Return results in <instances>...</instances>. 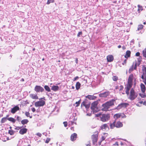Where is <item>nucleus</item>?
Instances as JSON below:
<instances>
[{
    "instance_id": "7",
    "label": "nucleus",
    "mask_w": 146,
    "mask_h": 146,
    "mask_svg": "<svg viewBox=\"0 0 146 146\" xmlns=\"http://www.w3.org/2000/svg\"><path fill=\"white\" fill-rule=\"evenodd\" d=\"M45 104L44 100H42L36 102L35 103V105L36 107H40L43 106Z\"/></svg>"
},
{
    "instance_id": "34",
    "label": "nucleus",
    "mask_w": 146,
    "mask_h": 146,
    "mask_svg": "<svg viewBox=\"0 0 146 146\" xmlns=\"http://www.w3.org/2000/svg\"><path fill=\"white\" fill-rule=\"evenodd\" d=\"M81 101V99H80V100L78 102H76L75 104H76V107H78L79 106Z\"/></svg>"
},
{
    "instance_id": "43",
    "label": "nucleus",
    "mask_w": 146,
    "mask_h": 146,
    "mask_svg": "<svg viewBox=\"0 0 146 146\" xmlns=\"http://www.w3.org/2000/svg\"><path fill=\"white\" fill-rule=\"evenodd\" d=\"M50 139L49 138H47L45 141V143H48L49 141H50Z\"/></svg>"
},
{
    "instance_id": "51",
    "label": "nucleus",
    "mask_w": 146,
    "mask_h": 146,
    "mask_svg": "<svg viewBox=\"0 0 146 146\" xmlns=\"http://www.w3.org/2000/svg\"><path fill=\"white\" fill-rule=\"evenodd\" d=\"M20 117H19V116H17V119L19 121H20Z\"/></svg>"
},
{
    "instance_id": "59",
    "label": "nucleus",
    "mask_w": 146,
    "mask_h": 146,
    "mask_svg": "<svg viewBox=\"0 0 146 146\" xmlns=\"http://www.w3.org/2000/svg\"><path fill=\"white\" fill-rule=\"evenodd\" d=\"M115 144L117 145H118V143L117 142H116L115 143Z\"/></svg>"
},
{
    "instance_id": "62",
    "label": "nucleus",
    "mask_w": 146,
    "mask_h": 146,
    "mask_svg": "<svg viewBox=\"0 0 146 146\" xmlns=\"http://www.w3.org/2000/svg\"><path fill=\"white\" fill-rule=\"evenodd\" d=\"M40 99H44V98H40Z\"/></svg>"
},
{
    "instance_id": "35",
    "label": "nucleus",
    "mask_w": 146,
    "mask_h": 146,
    "mask_svg": "<svg viewBox=\"0 0 146 146\" xmlns=\"http://www.w3.org/2000/svg\"><path fill=\"white\" fill-rule=\"evenodd\" d=\"M54 0H48L47 3V4H49L51 3H53L54 2Z\"/></svg>"
},
{
    "instance_id": "45",
    "label": "nucleus",
    "mask_w": 146,
    "mask_h": 146,
    "mask_svg": "<svg viewBox=\"0 0 146 146\" xmlns=\"http://www.w3.org/2000/svg\"><path fill=\"white\" fill-rule=\"evenodd\" d=\"M63 124L64 125V126L65 127H66L67 126V123L66 122H64Z\"/></svg>"
},
{
    "instance_id": "36",
    "label": "nucleus",
    "mask_w": 146,
    "mask_h": 146,
    "mask_svg": "<svg viewBox=\"0 0 146 146\" xmlns=\"http://www.w3.org/2000/svg\"><path fill=\"white\" fill-rule=\"evenodd\" d=\"M6 118L5 117L1 119V123H4L6 121Z\"/></svg>"
},
{
    "instance_id": "44",
    "label": "nucleus",
    "mask_w": 146,
    "mask_h": 146,
    "mask_svg": "<svg viewBox=\"0 0 146 146\" xmlns=\"http://www.w3.org/2000/svg\"><path fill=\"white\" fill-rule=\"evenodd\" d=\"M81 105H83L85 106H86V104L85 102H83L82 103Z\"/></svg>"
},
{
    "instance_id": "47",
    "label": "nucleus",
    "mask_w": 146,
    "mask_h": 146,
    "mask_svg": "<svg viewBox=\"0 0 146 146\" xmlns=\"http://www.w3.org/2000/svg\"><path fill=\"white\" fill-rule=\"evenodd\" d=\"M31 110L33 112H34L36 110L35 108H31Z\"/></svg>"
},
{
    "instance_id": "52",
    "label": "nucleus",
    "mask_w": 146,
    "mask_h": 146,
    "mask_svg": "<svg viewBox=\"0 0 146 146\" xmlns=\"http://www.w3.org/2000/svg\"><path fill=\"white\" fill-rule=\"evenodd\" d=\"M126 62H127V60L126 59L123 62V65H124V64H125L126 63Z\"/></svg>"
},
{
    "instance_id": "31",
    "label": "nucleus",
    "mask_w": 146,
    "mask_h": 146,
    "mask_svg": "<svg viewBox=\"0 0 146 146\" xmlns=\"http://www.w3.org/2000/svg\"><path fill=\"white\" fill-rule=\"evenodd\" d=\"M143 56L146 58V48L143 50Z\"/></svg>"
},
{
    "instance_id": "49",
    "label": "nucleus",
    "mask_w": 146,
    "mask_h": 146,
    "mask_svg": "<svg viewBox=\"0 0 146 146\" xmlns=\"http://www.w3.org/2000/svg\"><path fill=\"white\" fill-rule=\"evenodd\" d=\"M140 55V53L139 52H137L135 54V55L136 56H139Z\"/></svg>"
},
{
    "instance_id": "32",
    "label": "nucleus",
    "mask_w": 146,
    "mask_h": 146,
    "mask_svg": "<svg viewBox=\"0 0 146 146\" xmlns=\"http://www.w3.org/2000/svg\"><path fill=\"white\" fill-rule=\"evenodd\" d=\"M139 96L142 98H145L146 97V95L144 93H143V94H139Z\"/></svg>"
},
{
    "instance_id": "8",
    "label": "nucleus",
    "mask_w": 146,
    "mask_h": 146,
    "mask_svg": "<svg viewBox=\"0 0 146 146\" xmlns=\"http://www.w3.org/2000/svg\"><path fill=\"white\" fill-rule=\"evenodd\" d=\"M113 117L115 119H116L120 117H121L122 118H125L126 117V116L123 113H119L114 115Z\"/></svg>"
},
{
    "instance_id": "11",
    "label": "nucleus",
    "mask_w": 146,
    "mask_h": 146,
    "mask_svg": "<svg viewBox=\"0 0 146 146\" xmlns=\"http://www.w3.org/2000/svg\"><path fill=\"white\" fill-rule=\"evenodd\" d=\"M110 94L109 92H106L104 93L99 94V96L101 97L106 98Z\"/></svg>"
},
{
    "instance_id": "6",
    "label": "nucleus",
    "mask_w": 146,
    "mask_h": 146,
    "mask_svg": "<svg viewBox=\"0 0 146 146\" xmlns=\"http://www.w3.org/2000/svg\"><path fill=\"white\" fill-rule=\"evenodd\" d=\"M98 104L97 101H96L92 103L91 104V108L93 110L94 112H97L98 110L97 107V106Z\"/></svg>"
},
{
    "instance_id": "60",
    "label": "nucleus",
    "mask_w": 146,
    "mask_h": 146,
    "mask_svg": "<svg viewBox=\"0 0 146 146\" xmlns=\"http://www.w3.org/2000/svg\"><path fill=\"white\" fill-rule=\"evenodd\" d=\"M72 89H74V86H72Z\"/></svg>"
},
{
    "instance_id": "27",
    "label": "nucleus",
    "mask_w": 146,
    "mask_h": 146,
    "mask_svg": "<svg viewBox=\"0 0 146 146\" xmlns=\"http://www.w3.org/2000/svg\"><path fill=\"white\" fill-rule=\"evenodd\" d=\"M29 122V121L27 119H24L21 121L22 124L24 125L27 124Z\"/></svg>"
},
{
    "instance_id": "3",
    "label": "nucleus",
    "mask_w": 146,
    "mask_h": 146,
    "mask_svg": "<svg viewBox=\"0 0 146 146\" xmlns=\"http://www.w3.org/2000/svg\"><path fill=\"white\" fill-rule=\"evenodd\" d=\"M127 94L128 95V94ZM128 98L132 100H134L137 96V94L135 92L133 88L131 89L130 93L128 94Z\"/></svg>"
},
{
    "instance_id": "53",
    "label": "nucleus",
    "mask_w": 146,
    "mask_h": 146,
    "mask_svg": "<svg viewBox=\"0 0 146 146\" xmlns=\"http://www.w3.org/2000/svg\"><path fill=\"white\" fill-rule=\"evenodd\" d=\"M78 78V76H76V77L74 79V81L76 80H77Z\"/></svg>"
},
{
    "instance_id": "42",
    "label": "nucleus",
    "mask_w": 146,
    "mask_h": 146,
    "mask_svg": "<svg viewBox=\"0 0 146 146\" xmlns=\"http://www.w3.org/2000/svg\"><path fill=\"white\" fill-rule=\"evenodd\" d=\"M102 115V114L99 113H98V114H96L95 115L96 117H100V116H101V115Z\"/></svg>"
},
{
    "instance_id": "48",
    "label": "nucleus",
    "mask_w": 146,
    "mask_h": 146,
    "mask_svg": "<svg viewBox=\"0 0 146 146\" xmlns=\"http://www.w3.org/2000/svg\"><path fill=\"white\" fill-rule=\"evenodd\" d=\"M36 135L40 137H41L42 135L40 133H37Z\"/></svg>"
},
{
    "instance_id": "39",
    "label": "nucleus",
    "mask_w": 146,
    "mask_h": 146,
    "mask_svg": "<svg viewBox=\"0 0 146 146\" xmlns=\"http://www.w3.org/2000/svg\"><path fill=\"white\" fill-rule=\"evenodd\" d=\"M113 80L114 81H116L118 79V78L116 76H113L112 78Z\"/></svg>"
},
{
    "instance_id": "46",
    "label": "nucleus",
    "mask_w": 146,
    "mask_h": 146,
    "mask_svg": "<svg viewBox=\"0 0 146 146\" xmlns=\"http://www.w3.org/2000/svg\"><path fill=\"white\" fill-rule=\"evenodd\" d=\"M123 89V87L122 86H120V88L119 90L120 91L122 90Z\"/></svg>"
},
{
    "instance_id": "13",
    "label": "nucleus",
    "mask_w": 146,
    "mask_h": 146,
    "mask_svg": "<svg viewBox=\"0 0 146 146\" xmlns=\"http://www.w3.org/2000/svg\"><path fill=\"white\" fill-rule=\"evenodd\" d=\"M107 61L108 62H111L113 60V56L111 55H109L107 57Z\"/></svg>"
},
{
    "instance_id": "28",
    "label": "nucleus",
    "mask_w": 146,
    "mask_h": 146,
    "mask_svg": "<svg viewBox=\"0 0 146 146\" xmlns=\"http://www.w3.org/2000/svg\"><path fill=\"white\" fill-rule=\"evenodd\" d=\"M115 122L114 121L112 123H111L110 124V126L111 129L113 128L115 126Z\"/></svg>"
},
{
    "instance_id": "18",
    "label": "nucleus",
    "mask_w": 146,
    "mask_h": 146,
    "mask_svg": "<svg viewBox=\"0 0 146 146\" xmlns=\"http://www.w3.org/2000/svg\"><path fill=\"white\" fill-rule=\"evenodd\" d=\"M101 128L102 129H104L106 130H108L109 129V127L106 124H104L102 125Z\"/></svg>"
},
{
    "instance_id": "2",
    "label": "nucleus",
    "mask_w": 146,
    "mask_h": 146,
    "mask_svg": "<svg viewBox=\"0 0 146 146\" xmlns=\"http://www.w3.org/2000/svg\"><path fill=\"white\" fill-rule=\"evenodd\" d=\"M115 102V100L113 99L103 104L102 106L103 108H102V110L103 111H107L110 106L114 105V102Z\"/></svg>"
},
{
    "instance_id": "41",
    "label": "nucleus",
    "mask_w": 146,
    "mask_h": 146,
    "mask_svg": "<svg viewBox=\"0 0 146 146\" xmlns=\"http://www.w3.org/2000/svg\"><path fill=\"white\" fill-rule=\"evenodd\" d=\"M82 33L81 31H80L78 32L77 34L78 37H79L80 35H82Z\"/></svg>"
},
{
    "instance_id": "4",
    "label": "nucleus",
    "mask_w": 146,
    "mask_h": 146,
    "mask_svg": "<svg viewBox=\"0 0 146 146\" xmlns=\"http://www.w3.org/2000/svg\"><path fill=\"white\" fill-rule=\"evenodd\" d=\"M109 114H102L100 116L101 120L103 122H105L108 121L110 119Z\"/></svg>"
},
{
    "instance_id": "15",
    "label": "nucleus",
    "mask_w": 146,
    "mask_h": 146,
    "mask_svg": "<svg viewBox=\"0 0 146 146\" xmlns=\"http://www.w3.org/2000/svg\"><path fill=\"white\" fill-rule=\"evenodd\" d=\"M77 136V135L76 133L72 134L71 136V140L72 141L75 140Z\"/></svg>"
},
{
    "instance_id": "19",
    "label": "nucleus",
    "mask_w": 146,
    "mask_h": 146,
    "mask_svg": "<svg viewBox=\"0 0 146 146\" xmlns=\"http://www.w3.org/2000/svg\"><path fill=\"white\" fill-rule=\"evenodd\" d=\"M86 98L90 100H94L96 98V97L94 96L88 95L86 97Z\"/></svg>"
},
{
    "instance_id": "57",
    "label": "nucleus",
    "mask_w": 146,
    "mask_h": 146,
    "mask_svg": "<svg viewBox=\"0 0 146 146\" xmlns=\"http://www.w3.org/2000/svg\"><path fill=\"white\" fill-rule=\"evenodd\" d=\"M118 48H120L121 47V46L120 45H119L118 46Z\"/></svg>"
},
{
    "instance_id": "38",
    "label": "nucleus",
    "mask_w": 146,
    "mask_h": 146,
    "mask_svg": "<svg viewBox=\"0 0 146 146\" xmlns=\"http://www.w3.org/2000/svg\"><path fill=\"white\" fill-rule=\"evenodd\" d=\"M9 133L10 134V135H12L14 133V131L12 130H9Z\"/></svg>"
},
{
    "instance_id": "20",
    "label": "nucleus",
    "mask_w": 146,
    "mask_h": 146,
    "mask_svg": "<svg viewBox=\"0 0 146 146\" xmlns=\"http://www.w3.org/2000/svg\"><path fill=\"white\" fill-rule=\"evenodd\" d=\"M30 97L33 99H37L38 98V97L36 95L31 94L30 95Z\"/></svg>"
},
{
    "instance_id": "56",
    "label": "nucleus",
    "mask_w": 146,
    "mask_h": 146,
    "mask_svg": "<svg viewBox=\"0 0 146 146\" xmlns=\"http://www.w3.org/2000/svg\"><path fill=\"white\" fill-rule=\"evenodd\" d=\"M122 48H123V50H124V49H125V46H123L122 47Z\"/></svg>"
},
{
    "instance_id": "24",
    "label": "nucleus",
    "mask_w": 146,
    "mask_h": 146,
    "mask_svg": "<svg viewBox=\"0 0 146 146\" xmlns=\"http://www.w3.org/2000/svg\"><path fill=\"white\" fill-rule=\"evenodd\" d=\"M7 119L9 121L12 122L13 123H15L16 121V120L15 119L11 117L8 118Z\"/></svg>"
},
{
    "instance_id": "26",
    "label": "nucleus",
    "mask_w": 146,
    "mask_h": 146,
    "mask_svg": "<svg viewBox=\"0 0 146 146\" xmlns=\"http://www.w3.org/2000/svg\"><path fill=\"white\" fill-rule=\"evenodd\" d=\"M133 68L134 69L136 70L137 68V62L136 61H134L133 63Z\"/></svg>"
},
{
    "instance_id": "63",
    "label": "nucleus",
    "mask_w": 146,
    "mask_h": 146,
    "mask_svg": "<svg viewBox=\"0 0 146 146\" xmlns=\"http://www.w3.org/2000/svg\"><path fill=\"white\" fill-rule=\"evenodd\" d=\"M22 80L23 81H24V79H22Z\"/></svg>"
},
{
    "instance_id": "25",
    "label": "nucleus",
    "mask_w": 146,
    "mask_h": 146,
    "mask_svg": "<svg viewBox=\"0 0 146 146\" xmlns=\"http://www.w3.org/2000/svg\"><path fill=\"white\" fill-rule=\"evenodd\" d=\"M80 84L79 82H78L76 83V88L77 90H78L80 88Z\"/></svg>"
},
{
    "instance_id": "40",
    "label": "nucleus",
    "mask_w": 146,
    "mask_h": 146,
    "mask_svg": "<svg viewBox=\"0 0 146 146\" xmlns=\"http://www.w3.org/2000/svg\"><path fill=\"white\" fill-rule=\"evenodd\" d=\"M25 115L27 117H29L30 118H31L32 117L30 116V113L28 112H26L25 113Z\"/></svg>"
},
{
    "instance_id": "33",
    "label": "nucleus",
    "mask_w": 146,
    "mask_h": 146,
    "mask_svg": "<svg viewBox=\"0 0 146 146\" xmlns=\"http://www.w3.org/2000/svg\"><path fill=\"white\" fill-rule=\"evenodd\" d=\"M138 11H141L142 10L143 8H142V6H141L139 5H138Z\"/></svg>"
},
{
    "instance_id": "14",
    "label": "nucleus",
    "mask_w": 146,
    "mask_h": 146,
    "mask_svg": "<svg viewBox=\"0 0 146 146\" xmlns=\"http://www.w3.org/2000/svg\"><path fill=\"white\" fill-rule=\"evenodd\" d=\"M140 86L141 92L143 93H144L146 90V87L145 85L143 83H141Z\"/></svg>"
},
{
    "instance_id": "37",
    "label": "nucleus",
    "mask_w": 146,
    "mask_h": 146,
    "mask_svg": "<svg viewBox=\"0 0 146 146\" xmlns=\"http://www.w3.org/2000/svg\"><path fill=\"white\" fill-rule=\"evenodd\" d=\"M133 65H132V66L129 69V73H131L133 69Z\"/></svg>"
},
{
    "instance_id": "10",
    "label": "nucleus",
    "mask_w": 146,
    "mask_h": 146,
    "mask_svg": "<svg viewBox=\"0 0 146 146\" xmlns=\"http://www.w3.org/2000/svg\"><path fill=\"white\" fill-rule=\"evenodd\" d=\"M128 105V104L126 103H122L119 105L117 107L116 109L119 110L121 108L126 107Z\"/></svg>"
},
{
    "instance_id": "61",
    "label": "nucleus",
    "mask_w": 146,
    "mask_h": 146,
    "mask_svg": "<svg viewBox=\"0 0 146 146\" xmlns=\"http://www.w3.org/2000/svg\"><path fill=\"white\" fill-rule=\"evenodd\" d=\"M90 146V145L89 144H87L86 145V146Z\"/></svg>"
},
{
    "instance_id": "64",
    "label": "nucleus",
    "mask_w": 146,
    "mask_h": 146,
    "mask_svg": "<svg viewBox=\"0 0 146 146\" xmlns=\"http://www.w3.org/2000/svg\"><path fill=\"white\" fill-rule=\"evenodd\" d=\"M44 58H43L42 59V61H44Z\"/></svg>"
},
{
    "instance_id": "1",
    "label": "nucleus",
    "mask_w": 146,
    "mask_h": 146,
    "mask_svg": "<svg viewBox=\"0 0 146 146\" xmlns=\"http://www.w3.org/2000/svg\"><path fill=\"white\" fill-rule=\"evenodd\" d=\"M133 79L134 77L133 74H131L129 76L128 80L127 83L126 84V87L125 88V93L127 94H128L129 91L132 87L133 81ZM134 79L135 80L136 79L135 78Z\"/></svg>"
},
{
    "instance_id": "21",
    "label": "nucleus",
    "mask_w": 146,
    "mask_h": 146,
    "mask_svg": "<svg viewBox=\"0 0 146 146\" xmlns=\"http://www.w3.org/2000/svg\"><path fill=\"white\" fill-rule=\"evenodd\" d=\"M122 123L120 121H118L115 125V127L117 128L122 127Z\"/></svg>"
},
{
    "instance_id": "16",
    "label": "nucleus",
    "mask_w": 146,
    "mask_h": 146,
    "mask_svg": "<svg viewBox=\"0 0 146 146\" xmlns=\"http://www.w3.org/2000/svg\"><path fill=\"white\" fill-rule=\"evenodd\" d=\"M59 87L57 86H53L51 87V89L54 91H56L59 90Z\"/></svg>"
},
{
    "instance_id": "23",
    "label": "nucleus",
    "mask_w": 146,
    "mask_h": 146,
    "mask_svg": "<svg viewBox=\"0 0 146 146\" xmlns=\"http://www.w3.org/2000/svg\"><path fill=\"white\" fill-rule=\"evenodd\" d=\"M92 139L93 142V143L95 144V143L97 141V137L96 136L93 135L92 137Z\"/></svg>"
},
{
    "instance_id": "12",
    "label": "nucleus",
    "mask_w": 146,
    "mask_h": 146,
    "mask_svg": "<svg viewBox=\"0 0 146 146\" xmlns=\"http://www.w3.org/2000/svg\"><path fill=\"white\" fill-rule=\"evenodd\" d=\"M19 110V107L16 106L12 108L11 110V112L13 114L15 113L17 111Z\"/></svg>"
},
{
    "instance_id": "29",
    "label": "nucleus",
    "mask_w": 146,
    "mask_h": 146,
    "mask_svg": "<svg viewBox=\"0 0 146 146\" xmlns=\"http://www.w3.org/2000/svg\"><path fill=\"white\" fill-rule=\"evenodd\" d=\"M44 88L45 90L48 92H50V90L49 87L47 85H45L44 86Z\"/></svg>"
},
{
    "instance_id": "50",
    "label": "nucleus",
    "mask_w": 146,
    "mask_h": 146,
    "mask_svg": "<svg viewBox=\"0 0 146 146\" xmlns=\"http://www.w3.org/2000/svg\"><path fill=\"white\" fill-rule=\"evenodd\" d=\"M140 64V61L138 60L137 62V65L139 66Z\"/></svg>"
},
{
    "instance_id": "9",
    "label": "nucleus",
    "mask_w": 146,
    "mask_h": 146,
    "mask_svg": "<svg viewBox=\"0 0 146 146\" xmlns=\"http://www.w3.org/2000/svg\"><path fill=\"white\" fill-rule=\"evenodd\" d=\"M35 90L36 92H42L44 90L43 88L39 86H36L35 87Z\"/></svg>"
},
{
    "instance_id": "55",
    "label": "nucleus",
    "mask_w": 146,
    "mask_h": 146,
    "mask_svg": "<svg viewBox=\"0 0 146 146\" xmlns=\"http://www.w3.org/2000/svg\"><path fill=\"white\" fill-rule=\"evenodd\" d=\"M85 107H86V108H89V105H86V106H85Z\"/></svg>"
},
{
    "instance_id": "5",
    "label": "nucleus",
    "mask_w": 146,
    "mask_h": 146,
    "mask_svg": "<svg viewBox=\"0 0 146 146\" xmlns=\"http://www.w3.org/2000/svg\"><path fill=\"white\" fill-rule=\"evenodd\" d=\"M141 78L143 82L146 85V67H144L143 68V74L141 76Z\"/></svg>"
},
{
    "instance_id": "22",
    "label": "nucleus",
    "mask_w": 146,
    "mask_h": 146,
    "mask_svg": "<svg viewBox=\"0 0 146 146\" xmlns=\"http://www.w3.org/2000/svg\"><path fill=\"white\" fill-rule=\"evenodd\" d=\"M131 52L129 50H127L126 52V54L125 56V57L127 58L130 56Z\"/></svg>"
},
{
    "instance_id": "17",
    "label": "nucleus",
    "mask_w": 146,
    "mask_h": 146,
    "mask_svg": "<svg viewBox=\"0 0 146 146\" xmlns=\"http://www.w3.org/2000/svg\"><path fill=\"white\" fill-rule=\"evenodd\" d=\"M27 129L26 128H23L21 129L19 131V133L22 135L26 133Z\"/></svg>"
},
{
    "instance_id": "30",
    "label": "nucleus",
    "mask_w": 146,
    "mask_h": 146,
    "mask_svg": "<svg viewBox=\"0 0 146 146\" xmlns=\"http://www.w3.org/2000/svg\"><path fill=\"white\" fill-rule=\"evenodd\" d=\"M143 27V26L141 24L139 25L138 26V28L137 29V30L138 31H139L142 29Z\"/></svg>"
},
{
    "instance_id": "58",
    "label": "nucleus",
    "mask_w": 146,
    "mask_h": 146,
    "mask_svg": "<svg viewBox=\"0 0 146 146\" xmlns=\"http://www.w3.org/2000/svg\"><path fill=\"white\" fill-rule=\"evenodd\" d=\"M20 127H17L16 129H20Z\"/></svg>"
},
{
    "instance_id": "54",
    "label": "nucleus",
    "mask_w": 146,
    "mask_h": 146,
    "mask_svg": "<svg viewBox=\"0 0 146 146\" xmlns=\"http://www.w3.org/2000/svg\"><path fill=\"white\" fill-rule=\"evenodd\" d=\"M75 62L76 64L78 63V58H76L75 59Z\"/></svg>"
}]
</instances>
